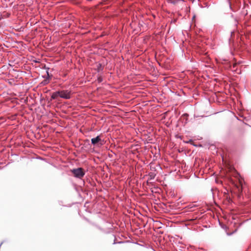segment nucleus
<instances>
[{
  "instance_id": "obj_1",
  "label": "nucleus",
  "mask_w": 251,
  "mask_h": 251,
  "mask_svg": "<svg viewBox=\"0 0 251 251\" xmlns=\"http://www.w3.org/2000/svg\"><path fill=\"white\" fill-rule=\"evenodd\" d=\"M71 172L73 174L74 176L78 178H81L85 175L83 169L82 168L74 169L71 170Z\"/></svg>"
},
{
  "instance_id": "obj_2",
  "label": "nucleus",
  "mask_w": 251,
  "mask_h": 251,
  "mask_svg": "<svg viewBox=\"0 0 251 251\" xmlns=\"http://www.w3.org/2000/svg\"><path fill=\"white\" fill-rule=\"evenodd\" d=\"M60 93V98L69 100L71 98L72 92L70 90H59Z\"/></svg>"
},
{
  "instance_id": "obj_3",
  "label": "nucleus",
  "mask_w": 251,
  "mask_h": 251,
  "mask_svg": "<svg viewBox=\"0 0 251 251\" xmlns=\"http://www.w3.org/2000/svg\"><path fill=\"white\" fill-rule=\"evenodd\" d=\"M101 140L100 138V136L98 135L95 138H93L91 139V143L93 145L95 146L97 144L100 142Z\"/></svg>"
},
{
  "instance_id": "obj_4",
  "label": "nucleus",
  "mask_w": 251,
  "mask_h": 251,
  "mask_svg": "<svg viewBox=\"0 0 251 251\" xmlns=\"http://www.w3.org/2000/svg\"><path fill=\"white\" fill-rule=\"evenodd\" d=\"M58 97H60L59 91H57L51 94L50 100H56Z\"/></svg>"
},
{
  "instance_id": "obj_5",
  "label": "nucleus",
  "mask_w": 251,
  "mask_h": 251,
  "mask_svg": "<svg viewBox=\"0 0 251 251\" xmlns=\"http://www.w3.org/2000/svg\"><path fill=\"white\" fill-rule=\"evenodd\" d=\"M49 68H48L47 69V71H46L47 76L45 77L46 78V79L42 82V83L43 84V85H46L49 83V78L50 77V76L49 73Z\"/></svg>"
},
{
  "instance_id": "obj_6",
  "label": "nucleus",
  "mask_w": 251,
  "mask_h": 251,
  "mask_svg": "<svg viewBox=\"0 0 251 251\" xmlns=\"http://www.w3.org/2000/svg\"><path fill=\"white\" fill-rule=\"evenodd\" d=\"M149 176L150 179H153L155 178L156 174L153 172H151L149 174Z\"/></svg>"
},
{
  "instance_id": "obj_7",
  "label": "nucleus",
  "mask_w": 251,
  "mask_h": 251,
  "mask_svg": "<svg viewBox=\"0 0 251 251\" xmlns=\"http://www.w3.org/2000/svg\"><path fill=\"white\" fill-rule=\"evenodd\" d=\"M168 1L169 2L171 3H173V4H175L176 3V1H174L173 0H168Z\"/></svg>"
},
{
  "instance_id": "obj_8",
  "label": "nucleus",
  "mask_w": 251,
  "mask_h": 251,
  "mask_svg": "<svg viewBox=\"0 0 251 251\" xmlns=\"http://www.w3.org/2000/svg\"><path fill=\"white\" fill-rule=\"evenodd\" d=\"M228 5H229V8L230 9H232V8H231V4H230V2L229 1H228Z\"/></svg>"
},
{
  "instance_id": "obj_9",
  "label": "nucleus",
  "mask_w": 251,
  "mask_h": 251,
  "mask_svg": "<svg viewBox=\"0 0 251 251\" xmlns=\"http://www.w3.org/2000/svg\"><path fill=\"white\" fill-rule=\"evenodd\" d=\"M99 82H101L102 81V78L100 77L98 78Z\"/></svg>"
},
{
  "instance_id": "obj_10",
  "label": "nucleus",
  "mask_w": 251,
  "mask_h": 251,
  "mask_svg": "<svg viewBox=\"0 0 251 251\" xmlns=\"http://www.w3.org/2000/svg\"><path fill=\"white\" fill-rule=\"evenodd\" d=\"M231 234H232V233H230V234H228V233H227V235H231Z\"/></svg>"
}]
</instances>
